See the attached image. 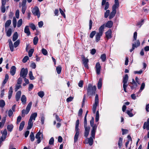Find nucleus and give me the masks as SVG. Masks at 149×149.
<instances>
[{"mask_svg": "<svg viewBox=\"0 0 149 149\" xmlns=\"http://www.w3.org/2000/svg\"><path fill=\"white\" fill-rule=\"evenodd\" d=\"M87 94L89 96H92L95 95L96 90V87L95 86H93L90 84H88L86 88Z\"/></svg>", "mask_w": 149, "mask_h": 149, "instance_id": "f257e3e1", "label": "nucleus"}, {"mask_svg": "<svg viewBox=\"0 0 149 149\" xmlns=\"http://www.w3.org/2000/svg\"><path fill=\"white\" fill-rule=\"evenodd\" d=\"M32 102H30L27 105L26 110L23 109L22 111V116L24 117L26 114H27L29 112L32 105Z\"/></svg>", "mask_w": 149, "mask_h": 149, "instance_id": "f03ea898", "label": "nucleus"}, {"mask_svg": "<svg viewBox=\"0 0 149 149\" xmlns=\"http://www.w3.org/2000/svg\"><path fill=\"white\" fill-rule=\"evenodd\" d=\"M128 79V76L127 74H126L125 76L123 77V90L125 92H127L126 88L128 86L127 82Z\"/></svg>", "mask_w": 149, "mask_h": 149, "instance_id": "7ed1b4c3", "label": "nucleus"}, {"mask_svg": "<svg viewBox=\"0 0 149 149\" xmlns=\"http://www.w3.org/2000/svg\"><path fill=\"white\" fill-rule=\"evenodd\" d=\"M95 103L93 105L92 109L93 112V113H95L96 111L97 107L99 104L98 96L97 94L95 95Z\"/></svg>", "mask_w": 149, "mask_h": 149, "instance_id": "20e7f679", "label": "nucleus"}, {"mask_svg": "<svg viewBox=\"0 0 149 149\" xmlns=\"http://www.w3.org/2000/svg\"><path fill=\"white\" fill-rule=\"evenodd\" d=\"M32 12L34 15L37 16L38 18L40 17V13L39 8L37 6L34 7L32 10Z\"/></svg>", "mask_w": 149, "mask_h": 149, "instance_id": "39448f33", "label": "nucleus"}, {"mask_svg": "<svg viewBox=\"0 0 149 149\" xmlns=\"http://www.w3.org/2000/svg\"><path fill=\"white\" fill-rule=\"evenodd\" d=\"M28 72V70L27 69H24V68H22L20 71V77H22L23 78H25Z\"/></svg>", "mask_w": 149, "mask_h": 149, "instance_id": "423d86ee", "label": "nucleus"}, {"mask_svg": "<svg viewBox=\"0 0 149 149\" xmlns=\"http://www.w3.org/2000/svg\"><path fill=\"white\" fill-rule=\"evenodd\" d=\"M98 124V123H97V124H95L94 125L91 126L92 127L91 132V136L93 138H95V133L96 132Z\"/></svg>", "mask_w": 149, "mask_h": 149, "instance_id": "0eeeda50", "label": "nucleus"}, {"mask_svg": "<svg viewBox=\"0 0 149 149\" xmlns=\"http://www.w3.org/2000/svg\"><path fill=\"white\" fill-rule=\"evenodd\" d=\"M82 61L83 62V64L84 66L87 68H88V59L87 58H85L84 56L82 57Z\"/></svg>", "mask_w": 149, "mask_h": 149, "instance_id": "6e6552de", "label": "nucleus"}, {"mask_svg": "<svg viewBox=\"0 0 149 149\" xmlns=\"http://www.w3.org/2000/svg\"><path fill=\"white\" fill-rule=\"evenodd\" d=\"M140 45V42L139 40H137L136 42L134 43H133L132 44V48L130 50V52H132L135 48H136L138 47Z\"/></svg>", "mask_w": 149, "mask_h": 149, "instance_id": "1a4fd4ad", "label": "nucleus"}, {"mask_svg": "<svg viewBox=\"0 0 149 149\" xmlns=\"http://www.w3.org/2000/svg\"><path fill=\"white\" fill-rule=\"evenodd\" d=\"M95 68L96 73L98 75L100 74L101 66L99 62H97L96 63Z\"/></svg>", "mask_w": 149, "mask_h": 149, "instance_id": "9d476101", "label": "nucleus"}, {"mask_svg": "<svg viewBox=\"0 0 149 149\" xmlns=\"http://www.w3.org/2000/svg\"><path fill=\"white\" fill-rule=\"evenodd\" d=\"M40 136L42 137L43 135L42 133L40 131L38 132L36 135V138L38 139L37 141L38 143H39L41 142Z\"/></svg>", "mask_w": 149, "mask_h": 149, "instance_id": "9b49d317", "label": "nucleus"}, {"mask_svg": "<svg viewBox=\"0 0 149 149\" xmlns=\"http://www.w3.org/2000/svg\"><path fill=\"white\" fill-rule=\"evenodd\" d=\"M84 127L85 128L84 136L87 137L89 134L90 127L87 126H84Z\"/></svg>", "mask_w": 149, "mask_h": 149, "instance_id": "f8f14e48", "label": "nucleus"}, {"mask_svg": "<svg viewBox=\"0 0 149 149\" xmlns=\"http://www.w3.org/2000/svg\"><path fill=\"white\" fill-rule=\"evenodd\" d=\"M75 134L74 137V142L76 143L78 140V136L79 134L80 130H75Z\"/></svg>", "mask_w": 149, "mask_h": 149, "instance_id": "ddd939ff", "label": "nucleus"}, {"mask_svg": "<svg viewBox=\"0 0 149 149\" xmlns=\"http://www.w3.org/2000/svg\"><path fill=\"white\" fill-rule=\"evenodd\" d=\"M106 36V38L109 39L112 37L111 31V29H109L105 33Z\"/></svg>", "mask_w": 149, "mask_h": 149, "instance_id": "4468645a", "label": "nucleus"}, {"mask_svg": "<svg viewBox=\"0 0 149 149\" xmlns=\"http://www.w3.org/2000/svg\"><path fill=\"white\" fill-rule=\"evenodd\" d=\"M93 138L91 136L89 138H87L86 139V141L87 140L88 142L86 143H89L90 146H92L93 143Z\"/></svg>", "mask_w": 149, "mask_h": 149, "instance_id": "2eb2a0df", "label": "nucleus"}, {"mask_svg": "<svg viewBox=\"0 0 149 149\" xmlns=\"http://www.w3.org/2000/svg\"><path fill=\"white\" fill-rule=\"evenodd\" d=\"M37 113H34L31 114V115L29 120L32 121L33 120H35L36 118L37 117Z\"/></svg>", "mask_w": 149, "mask_h": 149, "instance_id": "dca6fc26", "label": "nucleus"}, {"mask_svg": "<svg viewBox=\"0 0 149 149\" xmlns=\"http://www.w3.org/2000/svg\"><path fill=\"white\" fill-rule=\"evenodd\" d=\"M16 71V68L14 66H13L10 69V73L13 76L15 73Z\"/></svg>", "mask_w": 149, "mask_h": 149, "instance_id": "f3484780", "label": "nucleus"}, {"mask_svg": "<svg viewBox=\"0 0 149 149\" xmlns=\"http://www.w3.org/2000/svg\"><path fill=\"white\" fill-rule=\"evenodd\" d=\"M21 94V92L20 91H18L16 93L15 95V99L17 101H18L19 100Z\"/></svg>", "mask_w": 149, "mask_h": 149, "instance_id": "a211bd4d", "label": "nucleus"}, {"mask_svg": "<svg viewBox=\"0 0 149 149\" xmlns=\"http://www.w3.org/2000/svg\"><path fill=\"white\" fill-rule=\"evenodd\" d=\"M113 22L111 21H109L106 23L105 26L106 27L108 28H111L113 26Z\"/></svg>", "mask_w": 149, "mask_h": 149, "instance_id": "6ab92c4d", "label": "nucleus"}, {"mask_svg": "<svg viewBox=\"0 0 149 149\" xmlns=\"http://www.w3.org/2000/svg\"><path fill=\"white\" fill-rule=\"evenodd\" d=\"M24 32L25 33H26L28 36L30 35L31 33L29 30V26H25L24 29Z\"/></svg>", "mask_w": 149, "mask_h": 149, "instance_id": "aec40b11", "label": "nucleus"}, {"mask_svg": "<svg viewBox=\"0 0 149 149\" xmlns=\"http://www.w3.org/2000/svg\"><path fill=\"white\" fill-rule=\"evenodd\" d=\"M114 4L113 6L112 7V10L116 11V9L118 8L119 5V2H114Z\"/></svg>", "mask_w": 149, "mask_h": 149, "instance_id": "412c9836", "label": "nucleus"}, {"mask_svg": "<svg viewBox=\"0 0 149 149\" xmlns=\"http://www.w3.org/2000/svg\"><path fill=\"white\" fill-rule=\"evenodd\" d=\"M116 11L112 10L110 14L109 17V19L111 20L115 16L116 13Z\"/></svg>", "mask_w": 149, "mask_h": 149, "instance_id": "4be33fe9", "label": "nucleus"}, {"mask_svg": "<svg viewBox=\"0 0 149 149\" xmlns=\"http://www.w3.org/2000/svg\"><path fill=\"white\" fill-rule=\"evenodd\" d=\"M21 100L22 102V104H25L26 103V98L24 95H22L21 98Z\"/></svg>", "mask_w": 149, "mask_h": 149, "instance_id": "5701e85b", "label": "nucleus"}, {"mask_svg": "<svg viewBox=\"0 0 149 149\" xmlns=\"http://www.w3.org/2000/svg\"><path fill=\"white\" fill-rule=\"evenodd\" d=\"M102 34L99 33H97L95 36L96 41L98 42L100 39V37L102 36Z\"/></svg>", "mask_w": 149, "mask_h": 149, "instance_id": "b1692460", "label": "nucleus"}, {"mask_svg": "<svg viewBox=\"0 0 149 149\" xmlns=\"http://www.w3.org/2000/svg\"><path fill=\"white\" fill-rule=\"evenodd\" d=\"M33 125V122L29 120L28 123V126L27 127V130H30L32 127Z\"/></svg>", "mask_w": 149, "mask_h": 149, "instance_id": "393cba45", "label": "nucleus"}, {"mask_svg": "<svg viewBox=\"0 0 149 149\" xmlns=\"http://www.w3.org/2000/svg\"><path fill=\"white\" fill-rule=\"evenodd\" d=\"M105 27V24H104L101 26L99 29V33L103 34L104 29Z\"/></svg>", "mask_w": 149, "mask_h": 149, "instance_id": "a878e982", "label": "nucleus"}, {"mask_svg": "<svg viewBox=\"0 0 149 149\" xmlns=\"http://www.w3.org/2000/svg\"><path fill=\"white\" fill-rule=\"evenodd\" d=\"M11 23V21L10 20H7L5 24V28L6 30V29L9 27Z\"/></svg>", "mask_w": 149, "mask_h": 149, "instance_id": "bb28decb", "label": "nucleus"}, {"mask_svg": "<svg viewBox=\"0 0 149 149\" xmlns=\"http://www.w3.org/2000/svg\"><path fill=\"white\" fill-rule=\"evenodd\" d=\"M13 92V88L12 87H10V88L9 90L8 91V98L9 99H10L12 96Z\"/></svg>", "mask_w": 149, "mask_h": 149, "instance_id": "cd10ccee", "label": "nucleus"}, {"mask_svg": "<svg viewBox=\"0 0 149 149\" xmlns=\"http://www.w3.org/2000/svg\"><path fill=\"white\" fill-rule=\"evenodd\" d=\"M79 120L78 119L77 120L76 122L75 130H80L79 128Z\"/></svg>", "mask_w": 149, "mask_h": 149, "instance_id": "c85d7f7f", "label": "nucleus"}, {"mask_svg": "<svg viewBox=\"0 0 149 149\" xmlns=\"http://www.w3.org/2000/svg\"><path fill=\"white\" fill-rule=\"evenodd\" d=\"M9 45L10 49L11 52H13L14 50V47L13 44L11 40L9 42Z\"/></svg>", "mask_w": 149, "mask_h": 149, "instance_id": "c756f323", "label": "nucleus"}, {"mask_svg": "<svg viewBox=\"0 0 149 149\" xmlns=\"http://www.w3.org/2000/svg\"><path fill=\"white\" fill-rule=\"evenodd\" d=\"M18 33H17V32H15L13 36V41H15L18 38Z\"/></svg>", "mask_w": 149, "mask_h": 149, "instance_id": "7c9ffc66", "label": "nucleus"}, {"mask_svg": "<svg viewBox=\"0 0 149 149\" xmlns=\"http://www.w3.org/2000/svg\"><path fill=\"white\" fill-rule=\"evenodd\" d=\"M25 125V122L24 121H22L20 124L19 127V130L20 131H21L23 129Z\"/></svg>", "mask_w": 149, "mask_h": 149, "instance_id": "2f4dec72", "label": "nucleus"}, {"mask_svg": "<svg viewBox=\"0 0 149 149\" xmlns=\"http://www.w3.org/2000/svg\"><path fill=\"white\" fill-rule=\"evenodd\" d=\"M100 58L102 62H104L106 59V56L105 54H102L100 56Z\"/></svg>", "mask_w": 149, "mask_h": 149, "instance_id": "473e14b6", "label": "nucleus"}, {"mask_svg": "<svg viewBox=\"0 0 149 149\" xmlns=\"http://www.w3.org/2000/svg\"><path fill=\"white\" fill-rule=\"evenodd\" d=\"M102 79L101 78H100L98 81L97 83V88L98 89H99L101 88L102 86Z\"/></svg>", "mask_w": 149, "mask_h": 149, "instance_id": "72a5a7b5", "label": "nucleus"}, {"mask_svg": "<svg viewBox=\"0 0 149 149\" xmlns=\"http://www.w3.org/2000/svg\"><path fill=\"white\" fill-rule=\"evenodd\" d=\"M6 35L8 37H10L12 34V29L11 28H9L6 31Z\"/></svg>", "mask_w": 149, "mask_h": 149, "instance_id": "f704fd0d", "label": "nucleus"}, {"mask_svg": "<svg viewBox=\"0 0 149 149\" xmlns=\"http://www.w3.org/2000/svg\"><path fill=\"white\" fill-rule=\"evenodd\" d=\"M9 79V76L8 74H6L5 76V79L3 82V84H5L7 81Z\"/></svg>", "mask_w": 149, "mask_h": 149, "instance_id": "c9c22d12", "label": "nucleus"}, {"mask_svg": "<svg viewBox=\"0 0 149 149\" xmlns=\"http://www.w3.org/2000/svg\"><path fill=\"white\" fill-rule=\"evenodd\" d=\"M5 105V103L4 101L3 100H0V107H3Z\"/></svg>", "mask_w": 149, "mask_h": 149, "instance_id": "e433bc0d", "label": "nucleus"}, {"mask_svg": "<svg viewBox=\"0 0 149 149\" xmlns=\"http://www.w3.org/2000/svg\"><path fill=\"white\" fill-rule=\"evenodd\" d=\"M123 138L120 137L119 139L118 144L119 146V147L120 148H121V146H122V141H123Z\"/></svg>", "mask_w": 149, "mask_h": 149, "instance_id": "4c0bfd02", "label": "nucleus"}, {"mask_svg": "<svg viewBox=\"0 0 149 149\" xmlns=\"http://www.w3.org/2000/svg\"><path fill=\"white\" fill-rule=\"evenodd\" d=\"M13 127V125L12 124L8 125L7 127V129L8 131L11 132L12 130Z\"/></svg>", "mask_w": 149, "mask_h": 149, "instance_id": "58836bf2", "label": "nucleus"}, {"mask_svg": "<svg viewBox=\"0 0 149 149\" xmlns=\"http://www.w3.org/2000/svg\"><path fill=\"white\" fill-rule=\"evenodd\" d=\"M22 23V19H20L17 22V27H19L21 26Z\"/></svg>", "mask_w": 149, "mask_h": 149, "instance_id": "ea45409f", "label": "nucleus"}, {"mask_svg": "<svg viewBox=\"0 0 149 149\" xmlns=\"http://www.w3.org/2000/svg\"><path fill=\"white\" fill-rule=\"evenodd\" d=\"M30 137L31 141H33L35 139V137L33 133V132H31L30 135Z\"/></svg>", "mask_w": 149, "mask_h": 149, "instance_id": "a19ab883", "label": "nucleus"}, {"mask_svg": "<svg viewBox=\"0 0 149 149\" xmlns=\"http://www.w3.org/2000/svg\"><path fill=\"white\" fill-rule=\"evenodd\" d=\"M38 38L37 36H35L33 39V43L34 45H36L38 42Z\"/></svg>", "mask_w": 149, "mask_h": 149, "instance_id": "79ce46f5", "label": "nucleus"}, {"mask_svg": "<svg viewBox=\"0 0 149 149\" xmlns=\"http://www.w3.org/2000/svg\"><path fill=\"white\" fill-rule=\"evenodd\" d=\"M7 131L6 129L4 130L3 132L2 133V137L6 138L7 135Z\"/></svg>", "mask_w": 149, "mask_h": 149, "instance_id": "37998d69", "label": "nucleus"}, {"mask_svg": "<svg viewBox=\"0 0 149 149\" xmlns=\"http://www.w3.org/2000/svg\"><path fill=\"white\" fill-rule=\"evenodd\" d=\"M13 27L14 28L16 27L17 25V20L15 17H14L13 21Z\"/></svg>", "mask_w": 149, "mask_h": 149, "instance_id": "c03bdc74", "label": "nucleus"}, {"mask_svg": "<svg viewBox=\"0 0 149 149\" xmlns=\"http://www.w3.org/2000/svg\"><path fill=\"white\" fill-rule=\"evenodd\" d=\"M56 70L58 74H60L61 71V67L60 66H58L56 68Z\"/></svg>", "mask_w": 149, "mask_h": 149, "instance_id": "a18cd8bd", "label": "nucleus"}, {"mask_svg": "<svg viewBox=\"0 0 149 149\" xmlns=\"http://www.w3.org/2000/svg\"><path fill=\"white\" fill-rule=\"evenodd\" d=\"M110 11L109 10H107L104 13V17L105 18H107L110 14Z\"/></svg>", "mask_w": 149, "mask_h": 149, "instance_id": "49530a36", "label": "nucleus"}, {"mask_svg": "<svg viewBox=\"0 0 149 149\" xmlns=\"http://www.w3.org/2000/svg\"><path fill=\"white\" fill-rule=\"evenodd\" d=\"M145 87V84L144 83H143L140 87V89L139 91V93H141L142 91L144 89Z\"/></svg>", "mask_w": 149, "mask_h": 149, "instance_id": "de8ad7c7", "label": "nucleus"}, {"mask_svg": "<svg viewBox=\"0 0 149 149\" xmlns=\"http://www.w3.org/2000/svg\"><path fill=\"white\" fill-rule=\"evenodd\" d=\"M99 119V113L98 111H97L96 112L95 116V121L97 122L98 121Z\"/></svg>", "mask_w": 149, "mask_h": 149, "instance_id": "09e8293b", "label": "nucleus"}, {"mask_svg": "<svg viewBox=\"0 0 149 149\" xmlns=\"http://www.w3.org/2000/svg\"><path fill=\"white\" fill-rule=\"evenodd\" d=\"M29 75L30 79L31 80H33L35 78L33 75V73L32 71H31L29 72Z\"/></svg>", "mask_w": 149, "mask_h": 149, "instance_id": "8fccbe9b", "label": "nucleus"}, {"mask_svg": "<svg viewBox=\"0 0 149 149\" xmlns=\"http://www.w3.org/2000/svg\"><path fill=\"white\" fill-rule=\"evenodd\" d=\"M34 52V49H30L28 52V55L29 57H31L32 56V55Z\"/></svg>", "mask_w": 149, "mask_h": 149, "instance_id": "3c124183", "label": "nucleus"}, {"mask_svg": "<svg viewBox=\"0 0 149 149\" xmlns=\"http://www.w3.org/2000/svg\"><path fill=\"white\" fill-rule=\"evenodd\" d=\"M38 95L41 98H42L44 95V93L43 91H41L38 93Z\"/></svg>", "mask_w": 149, "mask_h": 149, "instance_id": "603ef678", "label": "nucleus"}, {"mask_svg": "<svg viewBox=\"0 0 149 149\" xmlns=\"http://www.w3.org/2000/svg\"><path fill=\"white\" fill-rule=\"evenodd\" d=\"M96 32L95 31H93L90 33V37L91 38H93L94 35L95 34Z\"/></svg>", "mask_w": 149, "mask_h": 149, "instance_id": "864d4df0", "label": "nucleus"}, {"mask_svg": "<svg viewBox=\"0 0 149 149\" xmlns=\"http://www.w3.org/2000/svg\"><path fill=\"white\" fill-rule=\"evenodd\" d=\"M19 40H18L14 43V47L15 48L17 47L19 45Z\"/></svg>", "mask_w": 149, "mask_h": 149, "instance_id": "5fc2aeb1", "label": "nucleus"}, {"mask_svg": "<svg viewBox=\"0 0 149 149\" xmlns=\"http://www.w3.org/2000/svg\"><path fill=\"white\" fill-rule=\"evenodd\" d=\"M144 23V19H141L140 21L138 22L137 24V25H140V27Z\"/></svg>", "mask_w": 149, "mask_h": 149, "instance_id": "6e6d98bb", "label": "nucleus"}, {"mask_svg": "<svg viewBox=\"0 0 149 149\" xmlns=\"http://www.w3.org/2000/svg\"><path fill=\"white\" fill-rule=\"evenodd\" d=\"M22 6V13L23 14H24L26 9V6Z\"/></svg>", "mask_w": 149, "mask_h": 149, "instance_id": "4d7b16f0", "label": "nucleus"}, {"mask_svg": "<svg viewBox=\"0 0 149 149\" xmlns=\"http://www.w3.org/2000/svg\"><path fill=\"white\" fill-rule=\"evenodd\" d=\"M54 139L53 137H52L51 138L49 141V144L51 145L54 144Z\"/></svg>", "mask_w": 149, "mask_h": 149, "instance_id": "13d9d810", "label": "nucleus"}, {"mask_svg": "<svg viewBox=\"0 0 149 149\" xmlns=\"http://www.w3.org/2000/svg\"><path fill=\"white\" fill-rule=\"evenodd\" d=\"M22 86L20 85V84H17L16 85L15 88V91H17L19 89L21 88Z\"/></svg>", "mask_w": 149, "mask_h": 149, "instance_id": "bf43d9fd", "label": "nucleus"}, {"mask_svg": "<svg viewBox=\"0 0 149 149\" xmlns=\"http://www.w3.org/2000/svg\"><path fill=\"white\" fill-rule=\"evenodd\" d=\"M42 52L43 54L45 55H47V50L44 48L42 49Z\"/></svg>", "mask_w": 149, "mask_h": 149, "instance_id": "052dcab7", "label": "nucleus"}, {"mask_svg": "<svg viewBox=\"0 0 149 149\" xmlns=\"http://www.w3.org/2000/svg\"><path fill=\"white\" fill-rule=\"evenodd\" d=\"M29 26L33 30H34L36 29V26L33 24L31 23L29 24Z\"/></svg>", "mask_w": 149, "mask_h": 149, "instance_id": "680f3d73", "label": "nucleus"}, {"mask_svg": "<svg viewBox=\"0 0 149 149\" xmlns=\"http://www.w3.org/2000/svg\"><path fill=\"white\" fill-rule=\"evenodd\" d=\"M84 84V81L83 80L80 81L78 83V86L80 88H82Z\"/></svg>", "mask_w": 149, "mask_h": 149, "instance_id": "e2e57ef3", "label": "nucleus"}, {"mask_svg": "<svg viewBox=\"0 0 149 149\" xmlns=\"http://www.w3.org/2000/svg\"><path fill=\"white\" fill-rule=\"evenodd\" d=\"M13 111L11 109H10L8 111V116L10 117L12 115H13Z\"/></svg>", "mask_w": 149, "mask_h": 149, "instance_id": "0e129e2a", "label": "nucleus"}, {"mask_svg": "<svg viewBox=\"0 0 149 149\" xmlns=\"http://www.w3.org/2000/svg\"><path fill=\"white\" fill-rule=\"evenodd\" d=\"M19 10L17 9L16 10L15 12V16L17 18H19Z\"/></svg>", "mask_w": 149, "mask_h": 149, "instance_id": "69168bd1", "label": "nucleus"}, {"mask_svg": "<svg viewBox=\"0 0 149 149\" xmlns=\"http://www.w3.org/2000/svg\"><path fill=\"white\" fill-rule=\"evenodd\" d=\"M29 58L28 56H25L22 59V62L23 63H26Z\"/></svg>", "mask_w": 149, "mask_h": 149, "instance_id": "338daca9", "label": "nucleus"}, {"mask_svg": "<svg viewBox=\"0 0 149 149\" xmlns=\"http://www.w3.org/2000/svg\"><path fill=\"white\" fill-rule=\"evenodd\" d=\"M83 112L82 109L81 108L79 110L78 113V116H79L81 117L82 116Z\"/></svg>", "mask_w": 149, "mask_h": 149, "instance_id": "774afa93", "label": "nucleus"}]
</instances>
